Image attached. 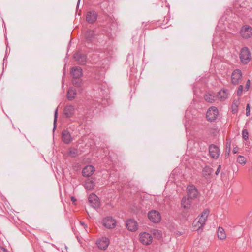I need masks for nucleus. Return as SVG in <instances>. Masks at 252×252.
<instances>
[{
    "label": "nucleus",
    "instance_id": "f257e3e1",
    "mask_svg": "<svg viewBox=\"0 0 252 252\" xmlns=\"http://www.w3.org/2000/svg\"><path fill=\"white\" fill-rule=\"evenodd\" d=\"M209 213L210 210L208 209L203 210L200 216H199L193 222L194 230H199L204 227Z\"/></svg>",
    "mask_w": 252,
    "mask_h": 252
},
{
    "label": "nucleus",
    "instance_id": "f03ea898",
    "mask_svg": "<svg viewBox=\"0 0 252 252\" xmlns=\"http://www.w3.org/2000/svg\"><path fill=\"white\" fill-rule=\"evenodd\" d=\"M139 241L144 245H150L153 242L152 235L146 232H143L139 235Z\"/></svg>",
    "mask_w": 252,
    "mask_h": 252
},
{
    "label": "nucleus",
    "instance_id": "7ed1b4c3",
    "mask_svg": "<svg viewBox=\"0 0 252 252\" xmlns=\"http://www.w3.org/2000/svg\"><path fill=\"white\" fill-rule=\"evenodd\" d=\"M187 196L192 200H194L198 196V191L193 185H189L187 188Z\"/></svg>",
    "mask_w": 252,
    "mask_h": 252
},
{
    "label": "nucleus",
    "instance_id": "20e7f679",
    "mask_svg": "<svg viewBox=\"0 0 252 252\" xmlns=\"http://www.w3.org/2000/svg\"><path fill=\"white\" fill-rule=\"evenodd\" d=\"M240 58L244 63H247L251 60V54L248 48L244 47L241 49Z\"/></svg>",
    "mask_w": 252,
    "mask_h": 252
},
{
    "label": "nucleus",
    "instance_id": "39448f33",
    "mask_svg": "<svg viewBox=\"0 0 252 252\" xmlns=\"http://www.w3.org/2000/svg\"><path fill=\"white\" fill-rule=\"evenodd\" d=\"M242 74L239 69L234 70L231 75V82L234 85L239 84L242 81Z\"/></svg>",
    "mask_w": 252,
    "mask_h": 252
},
{
    "label": "nucleus",
    "instance_id": "423d86ee",
    "mask_svg": "<svg viewBox=\"0 0 252 252\" xmlns=\"http://www.w3.org/2000/svg\"><path fill=\"white\" fill-rule=\"evenodd\" d=\"M218 114V109L216 107H211L207 112L206 117L209 121L212 122L216 119Z\"/></svg>",
    "mask_w": 252,
    "mask_h": 252
},
{
    "label": "nucleus",
    "instance_id": "0eeeda50",
    "mask_svg": "<svg viewBox=\"0 0 252 252\" xmlns=\"http://www.w3.org/2000/svg\"><path fill=\"white\" fill-rule=\"evenodd\" d=\"M148 217L149 219L154 223H158L161 220V216L160 213L157 211L152 210L149 212Z\"/></svg>",
    "mask_w": 252,
    "mask_h": 252
},
{
    "label": "nucleus",
    "instance_id": "6e6552de",
    "mask_svg": "<svg viewBox=\"0 0 252 252\" xmlns=\"http://www.w3.org/2000/svg\"><path fill=\"white\" fill-rule=\"evenodd\" d=\"M240 34L243 38H250L252 35V28L248 25L244 26L241 28Z\"/></svg>",
    "mask_w": 252,
    "mask_h": 252
},
{
    "label": "nucleus",
    "instance_id": "1a4fd4ad",
    "mask_svg": "<svg viewBox=\"0 0 252 252\" xmlns=\"http://www.w3.org/2000/svg\"><path fill=\"white\" fill-rule=\"evenodd\" d=\"M210 156L213 158H217L220 155V150L216 145L211 144L209 147Z\"/></svg>",
    "mask_w": 252,
    "mask_h": 252
},
{
    "label": "nucleus",
    "instance_id": "9d476101",
    "mask_svg": "<svg viewBox=\"0 0 252 252\" xmlns=\"http://www.w3.org/2000/svg\"><path fill=\"white\" fill-rule=\"evenodd\" d=\"M89 201L91 206L94 208H97L99 207L100 203L98 201V197L94 194H91L89 197Z\"/></svg>",
    "mask_w": 252,
    "mask_h": 252
},
{
    "label": "nucleus",
    "instance_id": "9b49d317",
    "mask_svg": "<svg viewBox=\"0 0 252 252\" xmlns=\"http://www.w3.org/2000/svg\"><path fill=\"white\" fill-rule=\"evenodd\" d=\"M104 226L108 229L114 228L116 226V221L111 217H107L103 220Z\"/></svg>",
    "mask_w": 252,
    "mask_h": 252
},
{
    "label": "nucleus",
    "instance_id": "f8f14e48",
    "mask_svg": "<svg viewBox=\"0 0 252 252\" xmlns=\"http://www.w3.org/2000/svg\"><path fill=\"white\" fill-rule=\"evenodd\" d=\"M109 244V240L106 237H103L97 240L96 244L98 247L101 250H105Z\"/></svg>",
    "mask_w": 252,
    "mask_h": 252
},
{
    "label": "nucleus",
    "instance_id": "ddd939ff",
    "mask_svg": "<svg viewBox=\"0 0 252 252\" xmlns=\"http://www.w3.org/2000/svg\"><path fill=\"white\" fill-rule=\"evenodd\" d=\"M192 200H193L189 198L187 196H184L181 200V205L182 207L185 210L189 209L191 206Z\"/></svg>",
    "mask_w": 252,
    "mask_h": 252
},
{
    "label": "nucleus",
    "instance_id": "4468645a",
    "mask_svg": "<svg viewBox=\"0 0 252 252\" xmlns=\"http://www.w3.org/2000/svg\"><path fill=\"white\" fill-rule=\"evenodd\" d=\"M126 226L127 229L130 231H135L138 229L137 222L133 220H129L126 222Z\"/></svg>",
    "mask_w": 252,
    "mask_h": 252
},
{
    "label": "nucleus",
    "instance_id": "2eb2a0df",
    "mask_svg": "<svg viewBox=\"0 0 252 252\" xmlns=\"http://www.w3.org/2000/svg\"><path fill=\"white\" fill-rule=\"evenodd\" d=\"M74 113V107L71 105H66L63 110V115L66 118H69L73 116Z\"/></svg>",
    "mask_w": 252,
    "mask_h": 252
},
{
    "label": "nucleus",
    "instance_id": "dca6fc26",
    "mask_svg": "<svg viewBox=\"0 0 252 252\" xmlns=\"http://www.w3.org/2000/svg\"><path fill=\"white\" fill-rule=\"evenodd\" d=\"M71 74L73 78L78 79L82 75V69L79 66L73 67L71 70Z\"/></svg>",
    "mask_w": 252,
    "mask_h": 252
},
{
    "label": "nucleus",
    "instance_id": "f3484780",
    "mask_svg": "<svg viewBox=\"0 0 252 252\" xmlns=\"http://www.w3.org/2000/svg\"><path fill=\"white\" fill-rule=\"evenodd\" d=\"M97 14L95 11H89L86 15V20L89 23H94L97 19Z\"/></svg>",
    "mask_w": 252,
    "mask_h": 252
},
{
    "label": "nucleus",
    "instance_id": "a211bd4d",
    "mask_svg": "<svg viewBox=\"0 0 252 252\" xmlns=\"http://www.w3.org/2000/svg\"><path fill=\"white\" fill-rule=\"evenodd\" d=\"M74 58L79 64H84L86 63V56L85 54L78 52L74 55Z\"/></svg>",
    "mask_w": 252,
    "mask_h": 252
},
{
    "label": "nucleus",
    "instance_id": "6ab92c4d",
    "mask_svg": "<svg viewBox=\"0 0 252 252\" xmlns=\"http://www.w3.org/2000/svg\"><path fill=\"white\" fill-rule=\"evenodd\" d=\"M94 172V168L92 165H88L82 170V175L84 176L89 177Z\"/></svg>",
    "mask_w": 252,
    "mask_h": 252
},
{
    "label": "nucleus",
    "instance_id": "aec40b11",
    "mask_svg": "<svg viewBox=\"0 0 252 252\" xmlns=\"http://www.w3.org/2000/svg\"><path fill=\"white\" fill-rule=\"evenodd\" d=\"M62 140L65 144L69 143L71 140L72 138L70 133L67 130H63L62 133Z\"/></svg>",
    "mask_w": 252,
    "mask_h": 252
},
{
    "label": "nucleus",
    "instance_id": "412c9836",
    "mask_svg": "<svg viewBox=\"0 0 252 252\" xmlns=\"http://www.w3.org/2000/svg\"><path fill=\"white\" fill-rule=\"evenodd\" d=\"M76 95V90L73 88H69L67 94V98L69 100H72Z\"/></svg>",
    "mask_w": 252,
    "mask_h": 252
},
{
    "label": "nucleus",
    "instance_id": "4be33fe9",
    "mask_svg": "<svg viewBox=\"0 0 252 252\" xmlns=\"http://www.w3.org/2000/svg\"><path fill=\"white\" fill-rule=\"evenodd\" d=\"M84 187L86 189L91 190L93 189L94 187V182L92 180L88 179L86 180Z\"/></svg>",
    "mask_w": 252,
    "mask_h": 252
},
{
    "label": "nucleus",
    "instance_id": "5701e85b",
    "mask_svg": "<svg viewBox=\"0 0 252 252\" xmlns=\"http://www.w3.org/2000/svg\"><path fill=\"white\" fill-rule=\"evenodd\" d=\"M228 93L227 92L226 90H221L220 91L217 96V97L218 98V99H220L221 101H223L225 99H226L227 97Z\"/></svg>",
    "mask_w": 252,
    "mask_h": 252
},
{
    "label": "nucleus",
    "instance_id": "b1692460",
    "mask_svg": "<svg viewBox=\"0 0 252 252\" xmlns=\"http://www.w3.org/2000/svg\"><path fill=\"white\" fill-rule=\"evenodd\" d=\"M212 171L213 170L212 168L209 166H206L203 168L202 170V176L206 179H207L210 176Z\"/></svg>",
    "mask_w": 252,
    "mask_h": 252
},
{
    "label": "nucleus",
    "instance_id": "393cba45",
    "mask_svg": "<svg viewBox=\"0 0 252 252\" xmlns=\"http://www.w3.org/2000/svg\"><path fill=\"white\" fill-rule=\"evenodd\" d=\"M205 100L209 103H213L216 100V97L210 93H207L204 95Z\"/></svg>",
    "mask_w": 252,
    "mask_h": 252
},
{
    "label": "nucleus",
    "instance_id": "a878e982",
    "mask_svg": "<svg viewBox=\"0 0 252 252\" xmlns=\"http://www.w3.org/2000/svg\"><path fill=\"white\" fill-rule=\"evenodd\" d=\"M218 237L220 239L224 240L226 237V235L223 228L219 227L218 229Z\"/></svg>",
    "mask_w": 252,
    "mask_h": 252
},
{
    "label": "nucleus",
    "instance_id": "bb28decb",
    "mask_svg": "<svg viewBox=\"0 0 252 252\" xmlns=\"http://www.w3.org/2000/svg\"><path fill=\"white\" fill-rule=\"evenodd\" d=\"M239 104V100H235L233 101V103L232 105V111L233 113H235L237 112V108L238 106V105Z\"/></svg>",
    "mask_w": 252,
    "mask_h": 252
},
{
    "label": "nucleus",
    "instance_id": "cd10ccee",
    "mask_svg": "<svg viewBox=\"0 0 252 252\" xmlns=\"http://www.w3.org/2000/svg\"><path fill=\"white\" fill-rule=\"evenodd\" d=\"M153 235L158 239H160L162 237L161 232L159 230L154 229L152 231Z\"/></svg>",
    "mask_w": 252,
    "mask_h": 252
},
{
    "label": "nucleus",
    "instance_id": "c85d7f7f",
    "mask_svg": "<svg viewBox=\"0 0 252 252\" xmlns=\"http://www.w3.org/2000/svg\"><path fill=\"white\" fill-rule=\"evenodd\" d=\"M237 161L241 164H245L246 162V158L244 156L239 155L237 158Z\"/></svg>",
    "mask_w": 252,
    "mask_h": 252
},
{
    "label": "nucleus",
    "instance_id": "c756f323",
    "mask_svg": "<svg viewBox=\"0 0 252 252\" xmlns=\"http://www.w3.org/2000/svg\"><path fill=\"white\" fill-rule=\"evenodd\" d=\"M94 35L95 34L93 31L89 30L86 33L85 36L87 38L91 39L92 38L94 37Z\"/></svg>",
    "mask_w": 252,
    "mask_h": 252
},
{
    "label": "nucleus",
    "instance_id": "7c9ffc66",
    "mask_svg": "<svg viewBox=\"0 0 252 252\" xmlns=\"http://www.w3.org/2000/svg\"><path fill=\"white\" fill-rule=\"evenodd\" d=\"M242 134L243 138L245 140L247 141L249 137V133L248 130L246 129H243V130H242Z\"/></svg>",
    "mask_w": 252,
    "mask_h": 252
},
{
    "label": "nucleus",
    "instance_id": "2f4dec72",
    "mask_svg": "<svg viewBox=\"0 0 252 252\" xmlns=\"http://www.w3.org/2000/svg\"><path fill=\"white\" fill-rule=\"evenodd\" d=\"M243 90V86L242 85H240L238 87V90L237 91V94L238 96H241L242 95Z\"/></svg>",
    "mask_w": 252,
    "mask_h": 252
},
{
    "label": "nucleus",
    "instance_id": "473e14b6",
    "mask_svg": "<svg viewBox=\"0 0 252 252\" xmlns=\"http://www.w3.org/2000/svg\"><path fill=\"white\" fill-rule=\"evenodd\" d=\"M246 114L247 116H249L250 115V106L249 104L247 105Z\"/></svg>",
    "mask_w": 252,
    "mask_h": 252
},
{
    "label": "nucleus",
    "instance_id": "72a5a7b5",
    "mask_svg": "<svg viewBox=\"0 0 252 252\" xmlns=\"http://www.w3.org/2000/svg\"><path fill=\"white\" fill-rule=\"evenodd\" d=\"M80 82L79 80H77L76 78H74L72 80L73 84L76 85L77 86H80Z\"/></svg>",
    "mask_w": 252,
    "mask_h": 252
},
{
    "label": "nucleus",
    "instance_id": "f704fd0d",
    "mask_svg": "<svg viewBox=\"0 0 252 252\" xmlns=\"http://www.w3.org/2000/svg\"><path fill=\"white\" fill-rule=\"evenodd\" d=\"M250 86V80H248V81L246 82V84L245 88V90L246 91H247L249 90Z\"/></svg>",
    "mask_w": 252,
    "mask_h": 252
},
{
    "label": "nucleus",
    "instance_id": "c9c22d12",
    "mask_svg": "<svg viewBox=\"0 0 252 252\" xmlns=\"http://www.w3.org/2000/svg\"><path fill=\"white\" fill-rule=\"evenodd\" d=\"M57 109L56 110L55 113V116H54V125H55L56 122H57Z\"/></svg>",
    "mask_w": 252,
    "mask_h": 252
},
{
    "label": "nucleus",
    "instance_id": "e433bc0d",
    "mask_svg": "<svg viewBox=\"0 0 252 252\" xmlns=\"http://www.w3.org/2000/svg\"><path fill=\"white\" fill-rule=\"evenodd\" d=\"M76 154V150H74L73 151H72V150H70V152H69V155L71 156H74Z\"/></svg>",
    "mask_w": 252,
    "mask_h": 252
},
{
    "label": "nucleus",
    "instance_id": "4c0bfd02",
    "mask_svg": "<svg viewBox=\"0 0 252 252\" xmlns=\"http://www.w3.org/2000/svg\"><path fill=\"white\" fill-rule=\"evenodd\" d=\"M221 169V165H219L217 169V171H216V175H218L219 172H220V170Z\"/></svg>",
    "mask_w": 252,
    "mask_h": 252
},
{
    "label": "nucleus",
    "instance_id": "58836bf2",
    "mask_svg": "<svg viewBox=\"0 0 252 252\" xmlns=\"http://www.w3.org/2000/svg\"><path fill=\"white\" fill-rule=\"evenodd\" d=\"M0 248L2 250L3 252H8V250L2 246H0Z\"/></svg>",
    "mask_w": 252,
    "mask_h": 252
},
{
    "label": "nucleus",
    "instance_id": "ea45409f",
    "mask_svg": "<svg viewBox=\"0 0 252 252\" xmlns=\"http://www.w3.org/2000/svg\"><path fill=\"white\" fill-rule=\"evenodd\" d=\"M230 146H231L230 142H227L226 147H227V148L229 149V151H230Z\"/></svg>",
    "mask_w": 252,
    "mask_h": 252
},
{
    "label": "nucleus",
    "instance_id": "a19ab883",
    "mask_svg": "<svg viewBox=\"0 0 252 252\" xmlns=\"http://www.w3.org/2000/svg\"><path fill=\"white\" fill-rule=\"evenodd\" d=\"M71 200L73 202V203H74L76 201V199L75 198V197L73 196L71 197Z\"/></svg>",
    "mask_w": 252,
    "mask_h": 252
},
{
    "label": "nucleus",
    "instance_id": "79ce46f5",
    "mask_svg": "<svg viewBox=\"0 0 252 252\" xmlns=\"http://www.w3.org/2000/svg\"><path fill=\"white\" fill-rule=\"evenodd\" d=\"M80 224L84 227L85 228L87 227V225L83 222H80Z\"/></svg>",
    "mask_w": 252,
    "mask_h": 252
},
{
    "label": "nucleus",
    "instance_id": "37998d69",
    "mask_svg": "<svg viewBox=\"0 0 252 252\" xmlns=\"http://www.w3.org/2000/svg\"><path fill=\"white\" fill-rule=\"evenodd\" d=\"M233 152L234 153H236L238 152L237 149L236 148H234Z\"/></svg>",
    "mask_w": 252,
    "mask_h": 252
}]
</instances>
